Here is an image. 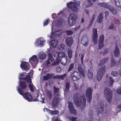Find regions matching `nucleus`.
<instances>
[{
	"label": "nucleus",
	"mask_w": 121,
	"mask_h": 121,
	"mask_svg": "<svg viewBox=\"0 0 121 121\" xmlns=\"http://www.w3.org/2000/svg\"><path fill=\"white\" fill-rule=\"evenodd\" d=\"M74 101L75 104L77 106L86 105V100L84 96H81L78 98V97H74Z\"/></svg>",
	"instance_id": "f257e3e1"
},
{
	"label": "nucleus",
	"mask_w": 121,
	"mask_h": 121,
	"mask_svg": "<svg viewBox=\"0 0 121 121\" xmlns=\"http://www.w3.org/2000/svg\"><path fill=\"white\" fill-rule=\"evenodd\" d=\"M80 3L79 1H78L76 3L72 2H70L67 4L69 9L72 10L74 12H77L78 10V6L80 5Z\"/></svg>",
	"instance_id": "f03ea898"
},
{
	"label": "nucleus",
	"mask_w": 121,
	"mask_h": 121,
	"mask_svg": "<svg viewBox=\"0 0 121 121\" xmlns=\"http://www.w3.org/2000/svg\"><path fill=\"white\" fill-rule=\"evenodd\" d=\"M104 96L106 98L108 101L110 102L112 101V93L111 91L108 88H106L104 90Z\"/></svg>",
	"instance_id": "7ed1b4c3"
},
{
	"label": "nucleus",
	"mask_w": 121,
	"mask_h": 121,
	"mask_svg": "<svg viewBox=\"0 0 121 121\" xmlns=\"http://www.w3.org/2000/svg\"><path fill=\"white\" fill-rule=\"evenodd\" d=\"M76 18L75 14L73 13H70L68 18L69 25L71 26H73L74 25L76 22Z\"/></svg>",
	"instance_id": "20e7f679"
},
{
	"label": "nucleus",
	"mask_w": 121,
	"mask_h": 121,
	"mask_svg": "<svg viewBox=\"0 0 121 121\" xmlns=\"http://www.w3.org/2000/svg\"><path fill=\"white\" fill-rule=\"evenodd\" d=\"M19 93L22 95L23 97L28 101H36L37 99L35 100H33L32 97L31 95L28 93H24L22 89H20L19 90Z\"/></svg>",
	"instance_id": "39448f33"
},
{
	"label": "nucleus",
	"mask_w": 121,
	"mask_h": 121,
	"mask_svg": "<svg viewBox=\"0 0 121 121\" xmlns=\"http://www.w3.org/2000/svg\"><path fill=\"white\" fill-rule=\"evenodd\" d=\"M105 67L103 66L99 69L97 76V79L98 80L100 81L102 78L105 72Z\"/></svg>",
	"instance_id": "423d86ee"
},
{
	"label": "nucleus",
	"mask_w": 121,
	"mask_h": 121,
	"mask_svg": "<svg viewBox=\"0 0 121 121\" xmlns=\"http://www.w3.org/2000/svg\"><path fill=\"white\" fill-rule=\"evenodd\" d=\"M93 90L92 88H88L87 89L86 92V96L87 101L90 102L92 98V93Z\"/></svg>",
	"instance_id": "0eeeda50"
},
{
	"label": "nucleus",
	"mask_w": 121,
	"mask_h": 121,
	"mask_svg": "<svg viewBox=\"0 0 121 121\" xmlns=\"http://www.w3.org/2000/svg\"><path fill=\"white\" fill-rule=\"evenodd\" d=\"M30 62L33 66H35L38 63L39 61L36 55H34L31 57L29 60Z\"/></svg>",
	"instance_id": "6e6552de"
},
{
	"label": "nucleus",
	"mask_w": 121,
	"mask_h": 121,
	"mask_svg": "<svg viewBox=\"0 0 121 121\" xmlns=\"http://www.w3.org/2000/svg\"><path fill=\"white\" fill-rule=\"evenodd\" d=\"M92 38L94 43L95 44L97 43L98 38L97 29L94 28L93 29Z\"/></svg>",
	"instance_id": "1a4fd4ad"
},
{
	"label": "nucleus",
	"mask_w": 121,
	"mask_h": 121,
	"mask_svg": "<svg viewBox=\"0 0 121 121\" xmlns=\"http://www.w3.org/2000/svg\"><path fill=\"white\" fill-rule=\"evenodd\" d=\"M81 74L79 73L75 72L71 74L72 79L74 81L78 80L81 78Z\"/></svg>",
	"instance_id": "9d476101"
},
{
	"label": "nucleus",
	"mask_w": 121,
	"mask_h": 121,
	"mask_svg": "<svg viewBox=\"0 0 121 121\" xmlns=\"http://www.w3.org/2000/svg\"><path fill=\"white\" fill-rule=\"evenodd\" d=\"M45 40L42 38H38L35 43L36 45L38 46L42 47L45 44Z\"/></svg>",
	"instance_id": "9b49d317"
},
{
	"label": "nucleus",
	"mask_w": 121,
	"mask_h": 121,
	"mask_svg": "<svg viewBox=\"0 0 121 121\" xmlns=\"http://www.w3.org/2000/svg\"><path fill=\"white\" fill-rule=\"evenodd\" d=\"M63 32L62 30H57L55 31L51 35V36H50L51 38H54L57 37L60 35Z\"/></svg>",
	"instance_id": "f8f14e48"
},
{
	"label": "nucleus",
	"mask_w": 121,
	"mask_h": 121,
	"mask_svg": "<svg viewBox=\"0 0 121 121\" xmlns=\"http://www.w3.org/2000/svg\"><path fill=\"white\" fill-rule=\"evenodd\" d=\"M65 41L67 46L69 47L71 46L73 43V40L71 37L66 38Z\"/></svg>",
	"instance_id": "ddd939ff"
},
{
	"label": "nucleus",
	"mask_w": 121,
	"mask_h": 121,
	"mask_svg": "<svg viewBox=\"0 0 121 121\" xmlns=\"http://www.w3.org/2000/svg\"><path fill=\"white\" fill-rule=\"evenodd\" d=\"M89 42V41L87 37L85 35H83L81 40L82 43L85 46H87L88 45Z\"/></svg>",
	"instance_id": "4468645a"
},
{
	"label": "nucleus",
	"mask_w": 121,
	"mask_h": 121,
	"mask_svg": "<svg viewBox=\"0 0 121 121\" xmlns=\"http://www.w3.org/2000/svg\"><path fill=\"white\" fill-rule=\"evenodd\" d=\"M104 36L103 35H102L100 36L99 38L98 46L99 48H101L104 46Z\"/></svg>",
	"instance_id": "2eb2a0df"
},
{
	"label": "nucleus",
	"mask_w": 121,
	"mask_h": 121,
	"mask_svg": "<svg viewBox=\"0 0 121 121\" xmlns=\"http://www.w3.org/2000/svg\"><path fill=\"white\" fill-rule=\"evenodd\" d=\"M29 64L28 62H23L21 64L20 67L22 69L27 70L29 69Z\"/></svg>",
	"instance_id": "dca6fc26"
},
{
	"label": "nucleus",
	"mask_w": 121,
	"mask_h": 121,
	"mask_svg": "<svg viewBox=\"0 0 121 121\" xmlns=\"http://www.w3.org/2000/svg\"><path fill=\"white\" fill-rule=\"evenodd\" d=\"M78 70L80 72V73L83 77L85 76L86 72L85 71V69L83 68L81 66V65L79 64L78 65Z\"/></svg>",
	"instance_id": "f3484780"
},
{
	"label": "nucleus",
	"mask_w": 121,
	"mask_h": 121,
	"mask_svg": "<svg viewBox=\"0 0 121 121\" xmlns=\"http://www.w3.org/2000/svg\"><path fill=\"white\" fill-rule=\"evenodd\" d=\"M53 95L54 97H58L60 95V92L59 91V89L54 86Z\"/></svg>",
	"instance_id": "a211bd4d"
},
{
	"label": "nucleus",
	"mask_w": 121,
	"mask_h": 121,
	"mask_svg": "<svg viewBox=\"0 0 121 121\" xmlns=\"http://www.w3.org/2000/svg\"><path fill=\"white\" fill-rule=\"evenodd\" d=\"M61 99L59 97H55L54 98L52 103L53 106H55L57 105L59 101Z\"/></svg>",
	"instance_id": "6ab92c4d"
},
{
	"label": "nucleus",
	"mask_w": 121,
	"mask_h": 121,
	"mask_svg": "<svg viewBox=\"0 0 121 121\" xmlns=\"http://www.w3.org/2000/svg\"><path fill=\"white\" fill-rule=\"evenodd\" d=\"M44 111H47L51 115H55L58 113V112L57 110L54 111H51L50 110L46 108H45L43 109Z\"/></svg>",
	"instance_id": "aec40b11"
},
{
	"label": "nucleus",
	"mask_w": 121,
	"mask_h": 121,
	"mask_svg": "<svg viewBox=\"0 0 121 121\" xmlns=\"http://www.w3.org/2000/svg\"><path fill=\"white\" fill-rule=\"evenodd\" d=\"M51 46L55 48L58 45V41L56 40L53 39L50 42Z\"/></svg>",
	"instance_id": "412c9836"
},
{
	"label": "nucleus",
	"mask_w": 121,
	"mask_h": 121,
	"mask_svg": "<svg viewBox=\"0 0 121 121\" xmlns=\"http://www.w3.org/2000/svg\"><path fill=\"white\" fill-rule=\"evenodd\" d=\"M38 56L39 58L41 60H44L46 57L45 54L42 52L39 53L38 54Z\"/></svg>",
	"instance_id": "4be33fe9"
},
{
	"label": "nucleus",
	"mask_w": 121,
	"mask_h": 121,
	"mask_svg": "<svg viewBox=\"0 0 121 121\" xmlns=\"http://www.w3.org/2000/svg\"><path fill=\"white\" fill-rule=\"evenodd\" d=\"M100 6L107 8L108 9L111 6L107 3H99L98 4Z\"/></svg>",
	"instance_id": "5701e85b"
},
{
	"label": "nucleus",
	"mask_w": 121,
	"mask_h": 121,
	"mask_svg": "<svg viewBox=\"0 0 121 121\" xmlns=\"http://www.w3.org/2000/svg\"><path fill=\"white\" fill-rule=\"evenodd\" d=\"M110 12L113 14H117V11L116 9L111 6V7L108 9Z\"/></svg>",
	"instance_id": "b1692460"
},
{
	"label": "nucleus",
	"mask_w": 121,
	"mask_h": 121,
	"mask_svg": "<svg viewBox=\"0 0 121 121\" xmlns=\"http://www.w3.org/2000/svg\"><path fill=\"white\" fill-rule=\"evenodd\" d=\"M61 64L64 65L65 66L66 64V63L67 61V56L62 58L61 60H60Z\"/></svg>",
	"instance_id": "393cba45"
},
{
	"label": "nucleus",
	"mask_w": 121,
	"mask_h": 121,
	"mask_svg": "<svg viewBox=\"0 0 121 121\" xmlns=\"http://www.w3.org/2000/svg\"><path fill=\"white\" fill-rule=\"evenodd\" d=\"M67 75L66 73L62 75H56L55 77L56 78H58L59 79H61L62 80H64L66 77Z\"/></svg>",
	"instance_id": "a878e982"
},
{
	"label": "nucleus",
	"mask_w": 121,
	"mask_h": 121,
	"mask_svg": "<svg viewBox=\"0 0 121 121\" xmlns=\"http://www.w3.org/2000/svg\"><path fill=\"white\" fill-rule=\"evenodd\" d=\"M114 53L115 56L117 57L120 54L118 48L116 47L114 52Z\"/></svg>",
	"instance_id": "bb28decb"
},
{
	"label": "nucleus",
	"mask_w": 121,
	"mask_h": 121,
	"mask_svg": "<svg viewBox=\"0 0 121 121\" xmlns=\"http://www.w3.org/2000/svg\"><path fill=\"white\" fill-rule=\"evenodd\" d=\"M93 70V69L91 68L88 70V76L89 78H91L93 77V73L92 72Z\"/></svg>",
	"instance_id": "cd10ccee"
},
{
	"label": "nucleus",
	"mask_w": 121,
	"mask_h": 121,
	"mask_svg": "<svg viewBox=\"0 0 121 121\" xmlns=\"http://www.w3.org/2000/svg\"><path fill=\"white\" fill-rule=\"evenodd\" d=\"M103 14L100 13L98 16L97 22L99 23H101L103 20Z\"/></svg>",
	"instance_id": "c85d7f7f"
},
{
	"label": "nucleus",
	"mask_w": 121,
	"mask_h": 121,
	"mask_svg": "<svg viewBox=\"0 0 121 121\" xmlns=\"http://www.w3.org/2000/svg\"><path fill=\"white\" fill-rule=\"evenodd\" d=\"M114 82V80L113 79L112 77H109V81L108 82V85L109 87L112 86Z\"/></svg>",
	"instance_id": "c756f323"
},
{
	"label": "nucleus",
	"mask_w": 121,
	"mask_h": 121,
	"mask_svg": "<svg viewBox=\"0 0 121 121\" xmlns=\"http://www.w3.org/2000/svg\"><path fill=\"white\" fill-rule=\"evenodd\" d=\"M115 2L117 6L121 8V0H115Z\"/></svg>",
	"instance_id": "7c9ffc66"
},
{
	"label": "nucleus",
	"mask_w": 121,
	"mask_h": 121,
	"mask_svg": "<svg viewBox=\"0 0 121 121\" xmlns=\"http://www.w3.org/2000/svg\"><path fill=\"white\" fill-rule=\"evenodd\" d=\"M57 56L59 58L62 59L66 56L65 53L60 52L57 53Z\"/></svg>",
	"instance_id": "2f4dec72"
},
{
	"label": "nucleus",
	"mask_w": 121,
	"mask_h": 121,
	"mask_svg": "<svg viewBox=\"0 0 121 121\" xmlns=\"http://www.w3.org/2000/svg\"><path fill=\"white\" fill-rule=\"evenodd\" d=\"M69 108L71 113H72L74 114H76V111L74 109L73 106H69Z\"/></svg>",
	"instance_id": "473e14b6"
},
{
	"label": "nucleus",
	"mask_w": 121,
	"mask_h": 121,
	"mask_svg": "<svg viewBox=\"0 0 121 121\" xmlns=\"http://www.w3.org/2000/svg\"><path fill=\"white\" fill-rule=\"evenodd\" d=\"M69 84L68 82L66 83V88L64 90L65 94H66L67 92L69 91Z\"/></svg>",
	"instance_id": "72a5a7b5"
},
{
	"label": "nucleus",
	"mask_w": 121,
	"mask_h": 121,
	"mask_svg": "<svg viewBox=\"0 0 121 121\" xmlns=\"http://www.w3.org/2000/svg\"><path fill=\"white\" fill-rule=\"evenodd\" d=\"M68 55L69 58L71 59L72 57V50L71 49H69L67 50Z\"/></svg>",
	"instance_id": "f704fd0d"
},
{
	"label": "nucleus",
	"mask_w": 121,
	"mask_h": 121,
	"mask_svg": "<svg viewBox=\"0 0 121 121\" xmlns=\"http://www.w3.org/2000/svg\"><path fill=\"white\" fill-rule=\"evenodd\" d=\"M52 77L51 74H48L46 76L43 77V78L44 80H46L51 78Z\"/></svg>",
	"instance_id": "c9c22d12"
},
{
	"label": "nucleus",
	"mask_w": 121,
	"mask_h": 121,
	"mask_svg": "<svg viewBox=\"0 0 121 121\" xmlns=\"http://www.w3.org/2000/svg\"><path fill=\"white\" fill-rule=\"evenodd\" d=\"M52 61L48 59L45 61V63L47 65L49 66L52 65Z\"/></svg>",
	"instance_id": "e433bc0d"
},
{
	"label": "nucleus",
	"mask_w": 121,
	"mask_h": 121,
	"mask_svg": "<svg viewBox=\"0 0 121 121\" xmlns=\"http://www.w3.org/2000/svg\"><path fill=\"white\" fill-rule=\"evenodd\" d=\"M60 59H59L58 58L56 59V60L54 61L53 63H52V65H58L60 62Z\"/></svg>",
	"instance_id": "4c0bfd02"
},
{
	"label": "nucleus",
	"mask_w": 121,
	"mask_h": 121,
	"mask_svg": "<svg viewBox=\"0 0 121 121\" xmlns=\"http://www.w3.org/2000/svg\"><path fill=\"white\" fill-rule=\"evenodd\" d=\"M24 80L27 81L28 83H30L31 82V78L30 76L27 75L25 78H23Z\"/></svg>",
	"instance_id": "58836bf2"
},
{
	"label": "nucleus",
	"mask_w": 121,
	"mask_h": 121,
	"mask_svg": "<svg viewBox=\"0 0 121 121\" xmlns=\"http://www.w3.org/2000/svg\"><path fill=\"white\" fill-rule=\"evenodd\" d=\"M108 59V58H106L100 60L99 64V65L101 66L102 65L104 64L105 62Z\"/></svg>",
	"instance_id": "ea45409f"
},
{
	"label": "nucleus",
	"mask_w": 121,
	"mask_h": 121,
	"mask_svg": "<svg viewBox=\"0 0 121 121\" xmlns=\"http://www.w3.org/2000/svg\"><path fill=\"white\" fill-rule=\"evenodd\" d=\"M111 66H114L115 65H118L119 64V62H118V63H116V62H115L114 60V59L112 58L111 60Z\"/></svg>",
	"instance_id": "a19ab883"
},
{
	"label": "nucleus",
	"mask_w": 121,
	"mask_h": 121,
	"mask_svg": "<svg viewBox=\"0 0 121 121\" xmlns=\"http://www.w3.org/2000/svg\"><path fill=\"white\" fill-rule=\"evenodd\" d=\"M20 86L22 88H24L26 87V85L25 83L21 82H20Z\"/></svg>",
	"instance_id": "79ce46f5"
},
{
	"label": "nucleus",
	"mask_w": 121,
	"mask_h": 121,
	"mask_svg": "<svg viewBox=\"0 0 121 121\" xmlns=\"http://www.w3.org/2000/svg\"><path fill=\"white\" fill-rule=\"evenodd\" d=\"M47 96L49 99H51L52 97V93L49 91H47Z\"/></svg>",
	"instance_id": "37998d69"
},
{
	"label": "nucleus",
	"mask_w": 121,
	"mask_h": 121,
	"mask_svg": "<svg viewBox=\"0 0 121 121\" xmlns=\"http://www.w3.org/2000/svg\"><path fill=\"white\" fill-rule=\"evenodd\" d=\"M95 16V15L94 14V15H93L92 17V18L91 20L90 21V23L91 24H90L88 26V28H89L91 26V25L92 24L93 22L94 21V19H95V17H94Z\"/></svg>",
	"instance_id": "c03bdc74"
},
{
	"label": "nucleus",
	"mask_w": 121,
	"mask_h": 121,
	"mask_svg": "<svg viewBox=\"0 0 121 121\" xmlns=\"http://www.w3.org/2000/svg\"><path fill=\"white\" fill-rule=\"evenodd\" d=\"M48 59L52 61H53L54 60V59L52 56V54L50 53H48Z\"/></svg>",
	"instance_id": "a18cd8bd"
},
{
	"label": "nucleus",
	"mask_w": 121,
	"mask_h": 121,
	"mask_svg": "<svg viewBox=\"0 0 121 121\" xmlns=\"http://www.w3.org/2000/svg\"><path fill=\"white\" fill-rule=\"evenodd\" d=\"M65 32L67 35H70L72 34L73 33V32L70 30H68L65 31Z\"/></svg>",
	"instance_id": "49530a36"
},
{
	"label": "nucleus",
	"mask_w": 121,
	"mask_h": 121,
	"mask_svg": "<svg viewBox=\"0 0 121 121\" xmlns=\"http://www.w3.org/2000/svg\"><path fill=\"white\" fill-rule=\"evenodd\" d=\"M65 46L64 44H62L60 45V49L61 51H63L65 48Z\"/></svg>",
	"instance_id": "de8ad7c7"
},
{
	"label": "nucleus",
	"mask_w": 121,
	"mask_h": 121,
	"mask_svg": "<svg viewBox=\"0 0 121 121\" xmlns=\"http://www.w3.org/2000/svg\"><path fill=\"white\" fill-rule=\"evenodd\" d=\"M74 66V64L73 63H72L70 64L69 65V67L68 69V71H70L73 68Z\"/></svg>",
	"instance_id": "09e8293b"
},
{
	"label": "nucleus",
	"mask_w": 121,
	"mask_h": 121,
	"mask_svg": "<svg viewBox=\"0 0 121 121\" xmlns=\"http://www.w3.org/2000/svg\"><path fill=\"white\" fill-rule=\"evenodd\" d=\"M114 27V24L111 23L109 25L108 27V29H113Z\"/></svg>",
	"instance_id": "8fccbe9b"
},
{
	"label": "nucleus",
	"mask_w": 121,
	"mask_h": 121,
	"mask_svg": "<svg viewBox=\"0 0 121 121\" xmlns=\"http://www.w3.org/2000/svg\"><path fill=\"white\" fill-rule=\"evenodd\" d=\"M29 86L30 88L32 91H33L34 86L32 83H30L29 84Z\"/></svg>",
	"instance_id": "3c124183"
},
{
	"label": "nucleus",
	"mask_w": 121,
	"mask_h": 121,
	"mask_svg": "<svg viewBox=\"0 0 121 121\" xmlns=\"http://www.w3.org/2000/svg\"><path fill=\"white\" fill-rule=\"evenodd\" d=\"M84 55V54H82L81 57V60L82 65H83V59Z\"/></svg>",
	"instance_id": "603ef678"
},
{
	"label": "nucleus",
	"mask_w": 121,
	"mask_h": 121,
	"mask_svg": "<svg viewBox=\"0 0 121 121\" xmlns=\"http://www.w3.org/2000/svg\"><path fill=\"white\" fill-rule=\"evenodd\" d=\"M108 52V49H104V51L101 52V54H105L107 53Z\"/></svg>",
	"instance_id": "864d4df0"
},
{
	"label": "nucleus",
	"mask_w": 121,
	"mask_h": 121,
	"mask_svg": "<svg viewBox=\"0 0 121 121\" xmlns=\"http://www.w3.org/2000/svg\"><path fill=\"white\" fill-rule=\"evenodd\" d=\"M111 74L113 76L115 77L117 75V73L115 71H112L111 73Z\"/></svg>",
	"instance_id": "5fc2aeb1"
},
{
	"label": "nucleus",
	"mask_w": 121,
	"mask_h": 121,
	"mask_svg": "<svg viewBox=\"0 0 121 121\" xmlns=\"http://www.w3.org/2000/svg\"><path fill=\"white\" fill-rule=\"evenodd\" d=\"M61 70V68L60 66H57L56 67V70L58 72H60Z\"/></svg>",
	"instance_id": "6e6d98bb"
},
{
	"label": "nucleus",
	"mask_w": 121,
	"mask_h": 121,
	"mask_svg": "<svg viewBox=\"0 0 121 121\" xmlns=\"http://www.w3.org/2000/svg\"><path fill=\"white\" fill-rule=\"evenodd\" d=\"M70 119L73 121H79L77 118L73 117H71Z\"/></svg>",
	"instance_id": "4d7b16f0"
},
{
	"label": "nucleus",
	"mask_w": 121,
	"mask_h": 121,
	"mask_svg": "<svg viewBox=\"0 0 121 121\" xmlns=\"http://www.w3.org/2000/svg\"><path fill=\"white\" fill-rule=\"evenodd\" d=\"M49 20L48 19H47L46 20H45L43 23L44 26H45L46 25L48 24V22Z\"/></svg>",
	"instance_id": "13d9d810"
},
{
	"label": "nucleus",
	"mask_w": 121,
	"mask_h": 121,
	"mask_svg": "<svg viewBox=\"0 0 121 121\" xmlns=\"http://www.w3.org/2000/svg\"><path fill=\"white\" fill-rule=\"evenodd\" d=\"M103 104V102L102 101L99 102L98 104V106H102Z\"/></svg>",
	"instance_id": "bf43d9fd"
},
{
	"label": "nucleus",
	"mask_w": 121,
	"mask_h": 121,
	"mask_svg": "<svg viewBox=\"0 0 121 121\" xmlns=\"http://www.w3.org/2000/svg\"><path fill=\"white\" fill-rule=\"evenodd\" d=\"M105 18H107L109 14V12L108 11H106L105 12Z\"/></svg>",
	"instance_id": "052dcab7"
},
{
	"label": "nucleus",
	"mask_w": 121,
	"mask_h": 121,
	"mask_svg": "<svg viewBox=\"0 0 121 121\" xmlns=\"http://www.w3.org/2000/svg\"><path fill=\"white\" fill-rule=\"evenodd\" d=\"M117 93L119 94H121V88L118 90L117 91Z\"/></svg>",
	"instance_id": "680f3d73"
},
{
	"label": "nucleus",
	"mask_w": 121,
	"mask_h": 121,
	"mask_svg": "<svg viewBox=\"0 0 121 121\" xmlns=\"http://www.w3.org/2000/svg\"><path fill=\"white\" fill-rule=\"evenodd\" d=\"M52 121H60V119L59 118H56L54 120L53 118L52 119Z\"/></svg>",
	"instance_id": "e2e57ef3"
},
{
	"label": "nucleus",
	"mask_w": 121,
	"mask_h": 121,
	"mask_svg": "<svg viewBox=\"0 0 121 121\" xmlns=\"http://www.w3.org/2000/svg\"><path fill=\"white\" fill-rule=\"evenodd\" d=\"M69 106H73V103L71 102H68Z\"/></svg>",
	"instance_id": "0e129e2a"
},
{
	"label": "nucleus",
	"mask_w": 121,
	"mask_h": 121,
	"mask_svg": "<svg viewBox=\"0 0 121 121\" xmlns=\"http://www.w3.org/2000/svg\"><path fill=\"white\" fill-rule=\"evenodd\" d=\"M80 26H77L75 28V29L76 30H77L78 29H79L80 28Z\"/></svg>",
	"instance_id": "69168bd1"
},
{
	"label": "nucleus",
	"mask_w": 121,
	"mask_h": 121,
	"mask_svg": "<svg viewBox=\"0 0 121 121\" xmlns=\"http://www.w3.org/2000/svg\"><path fill=\"white\" fill-rule=\"evenodd\" d=\"M84 19L83 18H82L81 20V22L82 23L84 22Z\"/></svg>",
	"instance_id": "338daca9"
},
{
	"label": "nucleus",
	"mask_w": 121,
	"mask_h": 121,
	"mask_svg": "<svg viewBox=\"0 0 121 121\" xmlns=\"http://www.w3.org/2000/svg\"><path fill=\"white\" fill-rule=\"evenodd\" d=\"M119 74L121 76V69L119 70Z\"/></svg>",
	"instance_id": "774afa93"
}]
</instances>
